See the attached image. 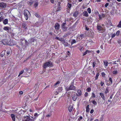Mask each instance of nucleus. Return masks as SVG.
<instances>
[{
  "mask_svg": "<svg viewBox=\"0 0 121 121\" xmlns=\"http://www.w3.org/2000/svg\"><path fill=\"white\" fill-rule=\"evenodd\" d=\"M53 65V64L51 61H47L43 64V68L46 69L47 67H52Z\"/></svg>",
  "mask_w": 121,
  "mask_h": 121,
  "instance_id": "f257e3e1",
  "label": "nucleus"
},
{
  "mask_svg": "<svg viewBox=\"0 0 121 121\" xmlns=\"http://www.w3.org/2000/svg\"><path fill=\"white\" fill-rule=\"evenodd\" d=\"M24 15L26 20H27L28 17L30 16V13L27 10L25 9L24 11Z\"/></svg>",
  "mask_w": 121,
  "mask_h": 121,
  "instance_id": "f03ea898",
  "label": "nucleus"
},
{
  "mask_svg": "<svg viewBox=\"0 0 121 121\" xmlns=\"http://www.w3.org/2000/svg\"><path fill=\"white\" fill-rule=\"evenodd\" d=\"M76 87L74 86L70 85L69 87H66V91H68L69 90H73L75 91L76 90Z\"/></svg>",
  "mask_w": 121,
  "mask_h": 121,
  "instance_id": "7ed1b4c3",
  "label": "nucleus"
},
{
  "mask_svg": "<svg viewBox=\"0 0 121 121\" xmlns=\"http://www.w3.org/2000/svg\"><path fill=\"white\" fill-rule=\"evenodd\" d=\"M97 29L99 31L102 33L104 32L105 31V29L104 28H103L101 26L99 25H98L97 26Z\"/></svg>",
  "mask_w": 121,
  "mask_h": 121,
  "instance_id": "20e7f679",
  "label": "nucleus"
},
{
  "mask_svg": "<svg viewBox=\"0 0 121 121\" xmlns=\"http://www.w3.org/2000/svg\"><path fill=\"white\" fill-rule=\"evenodd\" d=\"M24 120H22V121H32L33 119L30 118V117L28 116H26L24 117Z\"/></svg>",
  "mask_w": 121,
  "mask_h": 121,
  "instance_id": "39448f33",
  "label": "nucleus"
},
{
  "mask_svg": "<svg viewBox=\"0 0 121 121\" xmlns=\"http://www.w3.org/2000/svg\"><path fill=\"white\" fill-rule=\"evenodd\" d=\"M6 52V53H10V52H11V49L10 47L6 48L5 50L2 51V53H5Z\"/></svg>",
  "mask_w": 121,
  "mask_h": 121,
  "instance_id": "423d86ee",
  "label": "nucleus"
},
{
  "mask_svg": "<svg viewBox=\"0 0 121 121\" xmlns=\"http://www.w3.org/2000/svg\"><path fill=\"white\" fill-rule=\"evenodd\" d=\"M84 37V34H82L80 35H78L77 36V40L78 41L81 40Z\"/></svg>",
  "mask_w": 121,
  "mask_h": 121,
  "instance_id": "0eeeda50",
  "label": "nucleus"
},
{
  "mask_svg": "<svg viewBox=\"0 0 121 121\" xmlns=\"http://www.w3.org/2000/svg\"><path fill=\"white\" fill-rule=\"evenodd\" d=\"M96 52L97 53H99L100 51L99 50H98L97 51H96L95 50L89 51L86 50L85 52H84V53H94Z\"/></svg>",
  "mask_w": 121,
  "mask_h": 121,
  "instance_id": "6e6552de",
  "label": "nucleus"
},
{
  "mask_svg": "<svg viewBox=\"0 0 121 121\" xmlns=\"http://www.w3.org/2000/svg\"><path fill=\"white\" fill-rule=\"evenodd\" d=\"M3 44L4 45H9V41L7 39H3L2 41Z\"/></svg>",
  "mask_w": 121,
  "mask_h": 121,
  "instance_id": "1a4fd4ad",
  "label": "nucleus"
},
{
  "mask_svg": "<svg viewBox=\"0 0 121 121\" xmlns=\"http://www.w3.org/2000/svg\"><path fill=\"white\" fill-rule=\"evenodd\" d=\"M99 20H102V18H104L105 17V13H102L101 15H99Z\"/></svg>",
  "mask_w": 121,
  "mask_h": 121,
  "instance_id": "9d476101",
  "label": "nucleus"
},
{
  "mask_svg": "<svg viewBox=\"0 0 121 121\" xmlns=\"http://www.w3.org/2000/svg\"><path fill=\"white\" fill-rule=\"evenodd\" d=\"M22 27L24 30H26L27 28V25L26 23H23L22 24Z\"/></svg>",
  "mask_w": 121,
  "mask_h": 121,
  "instance_id": "9b49d317",
  "label": "nucleus"
},
{
  "mask_svg": "<svg viewBox=\"0 0 121 121\" xmlns=\"http://www.w3.org/2000/svg\"><path fill=\"white\" fill-rule=\"evenodd\" d=\"M60 25L59 23H57L55 24V28L56 30H58L59 29Z\"/></svg>",
  "mask_w": 121,
  "mask_h": 121,
  "instance_id": "f8f14e48",
  "label": "nucleus"
},
{
  "mask_svg": "<svg viewBox=\"0 0 121 121\" xmlns=\"http://www.w3.org/2000/svg\"><path fill=\"white\" fill-rule=\"evenodd\" d=\"M3 13L2 12H0V22L4 20L3 17Z\"/></svg>",
  "mask_w": 121,
  "mask_h": 121,
  "instance_id": "ddd939ff",
  "label": "nucleus"
},
{
  "mask_svg": "<svg viewBox=\"0 0 121 121\" xmlns=\"http://www.w3.org/2000/svg\"><path fill=\"white\" fill-rule=\"evenodd\" d=\"M68 56L66 55L63 58V60H67L68 59V58L70 57V53H67Z\"/></svg>",
  "mask_w": 121,
  "mask_h": 121,
  "instance_id": "4468645a",
  "label": "nucleus"
},
{
  "mask_svg": "<svg viewBox=\"0 0 121 121\" xmlns=\"http://www.w3.org/2000/svg\"><path fill=\"white\" fill-rule=\"evenodd\" d=\"M60 82L59 81H58L55 84L52 86L51 87L52 88L53 87L55 88L58 86V85L60 83Z\"/></svg>",
  "mask_w": 121,
  "mask_h": 121,
  "instance_id": "2eb2a0df",
  "label": "nucleus"
},
{
  "mask_svg": "<svg viewBox=\"0 0 121 121\" xmlns=\"http://www.w3.org/2000/svg\"><path fill=\"white\" fill-rule=\"evenodd\" d=\"M71 34L69 31L68 32L65 33L63 36L64 38H65L67 36L70 35Z\"/></svg>",
  "mask_w": 121,
  "mask_h": 121,
  "instance_id": "dca6fc26",
  "label": "nucleus"
},
{
  "mask_svg": "<svg viewBox=\"0 0 121 121\" xmlns=\"http://www.w3.org/2000/svg\"><path fill=\"white\" fill-rule=\"evenodd\" d=\"M6 5V4L4 2H1L0 3V7L2 8H5Z\"/></svg>",
  "mask_w": 121,
  "mask_h": 121,
  "instance_id": "f3484780",
  "label": "nucleus"
},
{
  "mask_svg": "<svg viewBox=\"0 0 121 121\" xmlns=\"http://www.w3.org/2000/svg\"><path fill=\"white\" fill-rule=\"evenodd\" d=\"M99 95L102 98L103 100H105V98L104 94L102 93H99Z\"/></svg>",
  "mask_w": 121,
  "mask_h": 121,
  "instance_id": "a211bd4d",
  "label": "nucleus"
},
{
  "mask_svg": "<svg viewBox=\"0 0 121 121\" xmlns=\"http://www.w3.org/2000/svg\"><path fill=\"white\" fill-rule=\"evenodd\" d=\"M16 44V42H14L13 40H11L9 45L10 46H13Z\"/></svg>",
  "mask_w": 121,
  "mask_h": 121,
  "instance_id": "6ab92c4d",
  "label": "nucleus"
},
{
  "mask_svg": "<svg viewBox=\"0 0 121 121\" xmlns=\"http://www.w3.org/2000/svg\"><path fill=\"white\" fill-rule=\"evenodd\" d=\"M77 95L76 94H74L72 97V99L74 101H75L77 99Z\"/></svg>",
  "mask_w": 121,
  "mask_h": 121,
  "instance_id": "aec40b11",
  "label": "nucleus"
},
{
  "mask_svg": "<svg viewBox=\"0 0 121 121\" xmlns=\"http://www.w3.org/2000/svg\"><path fill=\"white\" fill-rule=\"evenodd\" d=\"M80 50L81 52L82 53L84 52V48H83V46H80L78 48Z\"/></svg>",
  "mask_w": 121,
  "mask_h": 121,
  "instance_id": "412c9836",
  "label": "nucleus"
},
{
  "mask_svg": "<svg viewBox=\"0 0 121 121\" xmlns=\"http://www.w3.org/2000/svg\"><path fill=\"white\" fill-rule=\"evenodd\" d=\"M78 14V12L77 11H75L73 13V16L75 17H77Z\"/></svg>",
  "mask_w": 121,
  "mask_h": 121,
  "instance_id": "4be33fe9",
  "label": "nucleus"
},
{
  "mask_svg": "<svg viewBox=\"0 0 121 121\" xmlns=\"http://www.w3.org/2000/svg\"><path fill=\"white\" fill-rule=\"evenodd\" d=\"M77 92L78 94H76L78 96H79L82 95V92L81 90H78L77 91Z\"/></svg>",
  "mask_w": 121,
  "mask_h": 121,
  "instance_id": "5701e85b",
  "label": "nucleus"
},
{
  "mask_svg": "<svg viewBox=\"0 0 121 121\" xmlns=\"http://www.w3.org/2000/svg\"><path fill=\"white\" fill-rule=\"evenodd\" d=\"M83 15L84 16L88 17V14L87 12L86 11H84L83 13Z\"/></svg>",
  "mask_w": 121,
  "mask_h": 121,
  "instance_id": "b1692460",
  "label": "nucleus"
},
{
  "mask_svg": "<svg viewBox=\"0 0 121 121\" xmlns=\"http://www.w3.org/2000/svg\"><path fill=\"white\" fill-rule=\"evenodd\" d=\"M11 116L13 121H15V115L12 114H11Z\"/></svg>",
  "mask_w": 121,
  "mask_h": 121,
  "instance_id": "393cba45",
  "label": "nucleus"
},
{
  "mask_svg": "<svg viewBox=\"0 0 121 121\" xmlns=\"http://www.w3.org/2000/svg\"><path fill=\"white\" fill-rule=\"evenodd\" d=\"M73 109V106L72 105H70L69 106L68 108V110L69 112H71Z\"/></svg>",
  "mask_w": 121,
  "mask_h": 121,
  "instance_id": "a878e982",
  "label": "nucleus"
},
{
  "mask_svg": "<svg viewBox=\"0 0 121 121\" xmlns=\"http://www.w3.org/2000/svg\"><path fill=\"white\" fill-rule=\"evenodd\" d=\"M8 19H5L4 20L3 23L4 24L6 25L8 24Z\"/></svg>",
  "mask_w": 121,
  "mask_h": 121,
  "instance_id": "bb28decb",
  "label": "nucleus"
},
{
  "mask_svg": "<svg viewBox=\"0 0 121 121\" xmlns=\"http://www.w3.org/2000/svg\"><path fill=\"white\" fill-rule=\"evenodd\" d=\"M61 28L65 32L67 30V27L65 26L64 27H61Z\"/></svg>",
  "mask_w": 121,
  "mask_h": 121,
  "instance_id": "cd10ccee",
  "label": "nucleus"
},
{
  "mask_svg": "<svg viewBox=\"0 0 121 121\" xmlns=\"http://www.w3.org/2000/svg\"><path fill=\"white\" fill-rule=\"evenodd\" d=\"M104 63L105 66L107 67L108 66V62L106 60H104Z\"/></svg>",
  "mask_w": 121,
  "mask_h": 121,
  "instance_id": "c85d7f7f",
  "label": "nucleus"
},
{
  "mask_svg": "<svg viewBox=\"0 0 121 121\" xmlns=\"http://www.w3.org/2000/svg\"><path fill=\"white\" fill-rule=\"evenodd\" d=\"M3 29L4 30L6 31L9 30V27L8 26H5L3 28Z\"/></svg>",
  "mask_w": 121,
  "mask_h": 121,
  "instance_id": "c756f323",
  "label": "nucleus"
},
{
  "mask_svg": "<svg viewBox=\"0 0 121 121\" xmlns=\"http://www.w3.org/2000/svg\"><path fill=\"white\" fill-rule=\"evenodd\" d=\"M89 105H87L86 107V112H89Z\"/></svg>",
  "mask_w": 121,
  "mask_h": 121,
  "instance_id": "7c9ffc66",
  "label": "nucleus"
},
{
  "mask_svg": "<svg viewBox=\"0 0 121 121\" xmlns=\"http://www.w3.org/2000/svg\"><path fill=\"white\" fill-rule=\"evenodd\" d=\"M62 90V87H58L57 89V91L59 92H61Z\"/></svg>",
  "mask_w": 121,
  "mask_h": 121,
  "instance_id": "2f4dec72",
  "label": "nucleus"
},
{
  "mask_svg": "<svg viewBox=\"0 0 121 121\" xmlns=\"http://www.w3.org/2000/svg\"><path fill=\"white\" fill-rule=\"evenodd\" d=\"M28 4L30 5H31L33 3V0H31L28 2Z\"/></svg>",
  "mask_w": 121,
  "mask_h": 121,
  "instance_id": "473e14b6",
  "label": "nucleus"
},
{
  "mask_svg": "<svg viewBox=\"0 0 121 121\" xmlns=\"http://www.w3.org/2000/svg\"><path fill=\"white\" fill-rule=\"evenodd\" d=\"M91 102L95 106L97 104V103L95 100L92 101Z\"/></svg>",
  "mask_w": 121,
  "mask_h": 121,
  "instance_id": "72a5a7b5",
  "label": "nucleus"
},
{
  "mask_svg": "<svg viewBox=\"0 0 121 121\" xmlns=\"http://www.w3.org/2000/svg\"><path fill=\"white\" fill-rule=\"evenodd\" d=\"M39 4V2H36L34 4V6L35 8H36L38 6Z\"/></svg>",
  "mask_w": 121,
  "mask_h": 121,
  "instance_id": "f704fd0d",
  "label": "nucleus"
},
{
  "mask_svg": "<svg viewBox=\"0 0 121 121\" xmlns=\"http://www.w3.org/2000/svg\"><path fill=\"white\" fill-rule=\"evenodd\" d=\"M86 91H87L88 92H90L91 90V88L90 87H88L86 89Z\"/></svg>",
  "mask_w": 121,
  "mask_h": 121,
  "instance_id": "c9c22d12",
  "label": "nucleus"
},
{
  "mask_svg": "<svg viewBox=\"0 0 121 121\" xmlns=\"http://www.w3.org/2000/svg\"><path fill=\"white\" fill-rule=\"evenodd\" d=\"M24 71L23 70H22L20 72L18 75V77H19L23 73H24Z\"/></svg>",
  "mask_w": 121,
  "mask_h": 121,
  "instance_id": "e433bc0d",
  "label": "nucleus"
},
{
  "mask_svg": "<svg viewBox=\"0 0 121 121\" xmlns=\"http://www.w3.org/2000/svg\"><path fill=\"white\" fill-rule=\"evenodd\" d=\"M72 4L69 3H68L67 4V6L69 9L71 8L72 7Z\"/></svg>",
  "mask_w": 121,
  "mask_h": 121,
  "instance_id": "4c0bfd02",
  "label": "nucleus"
},
{
  "mask_svg": "<svg viewBox=\"0 0 121 121\" xmlns=\"http://www.w3.org/2000/svg\"><path fill=\"white\" fill-rule=\"evenodd\" d=\"M99 75V73H97L96 75V76L95 77V79L97 80L98 79V77Z\"/></svg>",
  "mask_w": 121,
  "mask_h": 121,
  "instance_id": "58836bf2",
  "label": "nucleus"
},
{
  "mask_svg": "<svg viewBox=\"0 0 121 121\" xmlns=\"http://www.w3.org/2000/svg\"><path fill=\"white\" fill-rule=\"evenodd\" d=\"M52 115V113H51V112L49 113L48 114H47V115H46V117H50Z\"/></svg>",
  "mask_w": 121,
  "mask_h": 121,
  "instance_id": "ea45409f",
  "label": "nucleus"
},
{
  "mask_svg": "<svg viewBox=\"0 0 121 121\" xmlns=\"http://www.w3.org/2000/svg\"><path fill=\"white\" fill-rule=\"evenodd\" d=\"M117 26L119 28H121V20L119 22L118 24L117 25Z\"/></svg>",
  "mask_w": 121,
  "mask_h": 121,
  "instance_id": "a19ab883",
  "label": "nucleus"
},
{
  "mask_svg": "<svg viewBox=\"0 0 121 121\" xmlns=\"http://www.w3.org/2000/svg\"><path fill=\"white\" fill-rule=\"evenodd\" d=\"M92 95L91 96V98H94L95 97V94L94 93L92 92Z\"/></svg>",
  "mask_w": 121,
  "mask_h": 121,
  "instance_id": "79ce46f5",
  "label": "nucleus"
},
{
  "mask_svg": "<svg viewBox=\"0 0 121 121\" xmlns=\"http://www.w3.org/2000/svg\"><path fill=\"white\" fill-rule=\"evenodd\" d=\"M109 92L108 89V88H107L106 89L104 93L105 94H107Z\"/></svg>",
  "mask_w": 121,
  "mask_h": 121,
  "instance_id": "37998d69",
  "label": "nucleus"
},
{
  "mask_svg": "<svg viewBox=\"0 0 121 121\" xmlns=\"http://www.w3.org/2000/svg\"><path fill=\"white\" fill-rule=\"evenodd\" d=\"M64 44L66 46H67L68 45V43L65 42V41H64Z\"/></svg>",
  "mask_w": 121,
  "mask_h": 121,
  "instance_id": "c03bdc74",
  "label": "nucleus"
},
{
  "mask_svg": "<svg viewBox=\"0 0 121 121\" xmlns=\"http://www.w3.org/2000/svg\"><path fill=\"white\" fill-rule=\"evenodd\" d=\"M87 11L89 13H91V9L90 8H89L87 9Z\"/></svg>",
  "mask_w": 121,
  "mask_h": 121,
  "instance_id": "a18cd8bd",
  "label": "nucleus"
},
{
  "mask_svg": "<svg viewBox=\"0 0 121 121\" xmlns=\"http://www.w3.org/2000/svg\"><path fill=\"white\" fill-rule=\"evenodd\" d=\"M108 79L109 81L110 82V84H112V81L111 78V77L109 78Z\"/></svg>",
  "mask_w": 121,
  "mask_h": 121,
  "instance_id": "49530a36",
  "label": "nucleus"
},
{
  "mask_svg": "<svg viewBox=\"0 0 121 121\" xmlns=\"http://www.w3.org/2000/svg\"><path fill=\"white\" fill-rule=\"evenodd\" d=\"M96 64V62H95L94 61L92 63V66L93 68H94L95 67Z\"/></svg>",
  "mask_w": 121,
  "mask_h": 121,
  "instance_id": "de8ad7c7",
  "label": "nucleus"
},
{
  "mask_svg": "<svg viewBox=\"0 0 121 121\" xmlns=\"http://www.w3.org/2000/svg\"><path fill=\"white\" fill-rule=\"evenodd\" d=\"M61 8L60 6L58 7V8H57L56 10V11H58L60 10V9Z\"/></svg>",
  "mask_w": 121,
  "mask_h": 121,
  "instance_id": "09e8293b",
  "label": "nucleus"
},
{
  "mask_svg": "<svg viewBox=\"0 0 121 121\" xmlns=\"http://www.w3.org/2000/svg\"><path fill=\"white\" fill-rule=\"evenodd\" d=\"M88 94L87 92H86L84 94V96L85 97H87L88 96Z\"/></svg>",
  "mask_w": 121,
  "mask_h": 121,
  "instance_id": "8fccbe9b",
  "label": "nucleus"
},
{
  "mask_svg": "<svg viewBox=\"0 0 121 121\" xmlns=\"http://www.w3.org/2000/svg\"><path fill=\"white\" fill-rule=\"evenodd\" d=\"M76 42V41L75 39H73L72 40V42L71 43V45L73 44L74 43H75Z\"/></svg>",
  "mask_w": 121,
  "mask_h": 121,
  "instance_id": "3c124183",
  "label": "nucleus"
},
{
  "mask_svg": "<svg viewBox=\"0 0 121 121\" xmlns=\"http://www.w3.org/2000/svg\"><path fill=\"white\" fill-rule=\"evenodd\" d=\"M66 24V22H63L62 23V24L61 25V27H64L65 26V25Z\"/></svg>",
  "mask_w": 121,
  "mask_h": 121,
  "instance_id": "603ef678",
  "label": "nucleus"
},
{
  "mask_svg": "<svg viewBox=\"0 0 121 121\" xmlns=\"http://www.w3.org/2000/svg\"><path fill=\"white\" fill-rule=\"evenodd\" d=\"M35 16L36 17H39V15L37 13H35Z\"/></svg>",
  "mask_w": 121,
  "mask_h": 121,
  "instance_id": "864d4df0",
  "label": "nucleus"
},
{
  "mask_svg": "<svg viewBox=\"0 0 121 121\" xmlns=\"http://www.w3.org/2000/svg\"><path fill=\"white\" fill-rule=\"evenodd\" d=\"M117 73V70L114 71L112 72V73L113 74H116Z\"/></svg>",
  "mask_w": 121,
  "mask_h": 121,
  "instance_id": "5fc2aeb1",
  "label": "nucleus"
},
{
  "mask_svg": "<svg viewBox=\"0 0 121 121\" xmlns=\"http://www.w3.org/2000/svg\"><path fill=\"white\" fill-rule=\"evenodd\" d=\"M82 118L83 117L82 116H80L78 119V121H80L82 119Z\"/></svg>",
  "mask_w": 121,
  "mask_h": 121,
  "instance_id": "6e6d98bb",
  "label": "nucleus"
},
{
  "mask_svg": "<svg viewBox=\"0 0 121 121\" xmlns=\"http://www.w3.org/2000/svg\"><path fill=\"white\" fill-rule=\"evenodd\" d=\"M74 79H73L72 82L71 83V84L70 85L74 86Z\"/></svg>",
  "mask_w": 121,
  "mask_h": 121,
  "instance_id": "4d7b16f0",
  "label": "nucleus"
},
{
  "mask_svg": "<svg viewBox=\"0 0 121 121\" xmlns=\"http://www.w3.org/2000/svg\"><path fill=\"white\" fill-rule=\"evenodd\" d=\"M104 82L101 81L100 82V85L101 86H102L104 84Z\"/></svg>",
  "mask_w": 121,
  "mask_h": 121,
  "instance_id": "13d9d810",
  "label": "nucleus"
},
{
  "mask_svg": "<svg viewBox=\"0 0 121 121\" xmlns=\"http://www.w3.org/2000/svg\"><path fill=\"white\" fill-rule=\"evenodd\" d=\"M31 57V56H30L28 57L26 59L24 60V61L23 62V63L25 62V61H26L27 60L29 59L30 57Z\"/></svg>",
  "mask_w": 121,
  "mask_h": 121,
  "instance_id": "bf43d9fd",
  "label": "nucleus"
},
{
  "mask_svg": "<svg viewBox=\"0 0 121 121\" xmlns=\"http://www.w3.org/2000/svg\"><path fill=\"white\" fill-rule=\"evenodd\" d=\"M38 115H39L37 113H35L34 114V116L36 117H37Z\"/></svg>",
  "mask_w": 121,
  "mask_h": 121,
  "instance_id": "052dcab7",
  "label": "nucleus"
},
{
  "mask_svg": "<svg viewBox=\"0 0 121 121\" xmlns=\"http://www.w3.org/2000/svg\"><path fill=\"white\" fill-rule=\"evenodd\" d=\"M59 92L58 91H56L54 93L55 95H56L59 94Z\"/></svg>",
  "mask_w": 121,
  "mask_h": 121,
  "instance_id": "680f3d73",
  "label": "nucleus"
},
{
  "mask_svg": "<svg viewBox=\"0 0 121 121\" xmlns=\"http://www.w3.org/2000/svg\"><path fill=\"white\" fill-rule=\"evenodd\" d=\"M35 40V39L33 38L31 39H30V42H34Z\"/></svg>",
  "mask_w": 121,
  "mask_h": 121,
  "instance_id": "e2e57ef3",
  "label": "nucleus"
},
{
  "mask_svg": "<svg viewBox=\"0 0 121 121\" xmlns=\"http://www.w3.org/2000/svg\"><path fill=\"white\" fill-rule=\"evenodd\" d=\"M98 103L99 104H102V102L100 101V100H99V99L98 100Z\"/></svg>",
  "mask_w": 121,
  "mask_h": 121,
  "instance_id": "0e129e2a",
  "label": "nucleus"
},
{
  "mask_svg": "<svg viewBox=\"0 0 121 121\" xmlns=\"http://www.w3.org/2000/svg\"><path fill=\"white\" fill-rule=\"evenodd\" d=\"M120 33V31L119 30L117 31L116 33V35H119Z\"/></svg>",
  "mask_w": 121,
  "mask_h": 121,
  "instance_id": "69168bd1",
  "label": "nucleus"
},
{
  "mask_svg": "<svg viewBox=\"0 0 121 121\" xmlns=\"http://www.w3.org/2000/svg\"><path fill=\"white\" fill-rule=\"evenodd\" d=\"M101 75H102V76L103 77H104V76L105 75V73H104V72L102 73Z\"/></svg>",
  "mask_w": 121,
  "mask_h": 121,
  "instance_id": "338daca9",
  "label": "nucleus"
},
{
  "mask_svg": "<svg viewBox=\"0 0 121 121\" xmlns=\"http://www.w3.org/2000/svg\"><path fill=\"white\" fill-rule=\"evenodd\" d=\"M94 112V110L93 109H92L91 110V111H90V113H91V114H92V113L93 112Z\"/></svg>",
  "mask_w": 121,
  "mask_h": 121,
  "instance_id": "774afa93",
  "label": "nucleus"
}]
</instances>
